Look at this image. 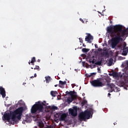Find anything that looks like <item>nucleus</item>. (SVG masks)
<instances>
[{
  "label": "nucleus",
  "mask_w": 128,
  "mask_h": 128,
  "mask_svg": "<svg viewBox=\"0 0 128 128\" xmlns=\"http://www.w3.org/2000/svg\"><path fill=\"white\" fill-rule=\"evenodd\" d=\"M106 32L112 38L111 46L114 48L120 42H122L124 36H128V27L122 30V25L111 26L107 27Z\"/></svg>",
  "instance_id": "obj_1"
},
{
  "label": "nucleus",
  "mask_w": 128,
  "mask_h": 128,
  "mask_svg": "<svg viewBox=\"0 0 128 128\" xmlns=\"http://www.w3.org/2000/svg\"><path fill=\"white\" fill-rule=\"evenodd\" d=\"M44 103L38 101L36 102L31 108V114H40V112H44V106H46Z\"/></svg>",
  "instance_id": "obj_2"
},
{
  "label": "nucleus",
  "mask_w": 128,
  "mask_h": 128,
  "mask_svg": "<svg viewBox=\"0 0 128 128\" xmlns=\"http://www.w3.org/2000/svg\"><path fill=\"white\" fill-rule=\"evenodd\" d=\"M23 112L24 107H20L14 112H12V120H15L16 122L18 120H22V116Z\"/></svg>",
  "instance_id": "obj_3"
},
{
  "label": "nucleus",
  "mask_w": 128,
  "mask_h": 128,
  "mask_svg": "<svg viewBox=\"0 0 128 128\" xmlns=\"http://www.w3.org/2000/svg\"><path fill=\"white\" fill-rule=\"evenodd\" d=\"M92 116V112L90 110H86L84 112H81L79 115L78 118L80 122L82 120H89Z\"/></svg>",
  "instance_id": "obj_4"
},
{
  "label": "nucleus",
  "mask_w": 128,
  "mask_h": 128,
  "mask_svg": "<svg viewBox=\"0 0 128 128\" xmlns=\"http://www.w3.org/2000/svg\"><path fill=\"white\" fill-rule=\"evenodd\" d=\"M104 82H107L108 86L109 88H110V92H120V88L116 86V85H114V84L108 83L110 82V80L109 79H104Z\"/></svg>",
  "instance_id": "obj_5"
},
{
  "label": "nucleus",
  "mask_w": 128,
  "mask_h": 128,
  "mask_svg": "<svg viewBox=\"0 0 128 128\" xmlns=\"http://www.w3.org/2000/svg\"><path fill=\"white\" fill-rule=\"evenodd\" d=\"M90 84L92 86H94V88H100L102 86H104V84L102 82V80L100 79H97L92 80Z\"/></svg>",
  "instance_id": "obj_6"
},
{
  "label": "nucleus",
  "mask_w": 128,
  "mask_h": 128,
  "mask_svg": "<svg viewBox=\"0 0 128 128\" xmlns=\"http://www.w3.org/2000/svg\"><path fill=\"white\" fill-rule=\"evenodd\" d=\"M118 48H120L121 50H123V52H122V56H127L128 52V48L126 47V43L124 42L123 46L122 44H120L118 46Z\"/></svg>",
  "instance_id": "obj_7"
},
{
  "label": "nucleus",
  "mask_w": 128,
  "mask_h": 128,
  "mask_svg": "<svg viewBox=\"0 0 128 128\" xmlns=\"http://www.w3.org/2000/svg\"><path fill=\"white\" fill-rule=\"evenodd\" d=\"M12 112H10V113H5L4 115V120H8V122H10V118L11 120H12V122H16V120L14 119H14H12Z\"/></svg>",
  "instance_id": "obj_8"
},
{
  "label": "nucleus",
  "mask_w": 128,
  "mask_h": 128,
  "mask_svg": "<svg viewBox=\"0 0 128 128\" xmlns=\"http://www.w3.org/2000/svg\"><path fill=\"white\" fill-rule=\"evenodd\" d=\"M69 114L72 116H76L78 114V108H74V109L70 108L68 110Z\"/></svg>",
  "instance_id": "obj_9"
},
{
  "label": "nucleus",
  "mask_w": 128,
  "mask_h": 128,
  "mask_svg": "<svg viewBox=\"0 0 128 128\" xmlns=\"http://www.w3.org/2000/svg\"><path fill=\"white\" fill-rule=\"evenodd\" d=\"M96 62V60L94 59V56H93L92 58L89 59V62L90 64H96V66H100L102 64V60L94 62Z\"/></svg>",
  "instance_id": "obj_10"
},
{
  "label": "nucleus",
  "mask_w": 128,
  "mask_h": 128,
  "mask_svg": "<svg viewBox=\"0 0 128 128\" xmlns=\"http://www.w3.org/2000/svg\"><path fill=\"white\" fill-rule=\"evenodd\" d=\"M92 40H94V37L91 36L90 34H88V36H86L85 38L86 42H88L89 44H92Z\"/></svg>",
  "instance_id": "obj_11"
},
{
  "label": "nucleus",
  "mask_w": 128,
  "mask_h": 128,
  "mask_svg": "<svg viewBox=\"0 0 128 128\" xmlns=\"http://www.w3.org/2000/svg\"><path fill=\"white\" fill-rule=\"evenodd\" d=\"M0 94L2 96L3 98H6V90L2 86H0Z\"/></svg>",
  "instance_id": "obj_12"
},
{
  "label": "nucleus",
  "mask_w": 128,
  "mask_h": 128,
  "mask_svg": "<svg viewBox=\"0 0 128 128\" xmlns=\"http://www.w3.org/2000/svg\"><path fill=\"white\" fill-rule=\"evenodd\" d=\"M66 118V114L65 113L62 114L60 116V120L64 121Z\"/></svg>",
  "instance_id": "obj_13"
},
{
  "label": "nucleus",
  "mask_w": 128,
  "mask_h": 128,
  "mask_svg": "<svg viewBox=\"0 0 128 128\" xmlns=\"http://www.w3.org/2000/svg\"><path fill=\"white\" fill-rule=\"evenodd\" d=\"M76 100V97H68L67 99V102L68 104H70V102H72V100Z\"/></svg>",
  "instance_id": "obj_14"
},
{
  "label": "nucleus",
  "mask_w": 128,
  "mask_h": 128,
  "mask_svg": "<svg viewBox=\"0 0 128 128\" xmlns=\"http://www.w3.org/2000/svg\"><path fill=\"white\" fill-rule=\"evenodd\" d=\"M50 94L52 96H53L54 98H55V96H56L58 94V92L56 91H51L50 92Z\"/></svg>",
  "instance_id": "obj_15"
},
{
  "label": "nucleus",
  "mask_w": 128,
  "mask_h": 128,
  "mask_svg": "<svg viewBox=\"0 0 128 128\" xmlns=\"http://www.w3.org/2000/svg\"><path fill=\"white\" fill-rule=\"evenodd\" d=\"M34 62H36V58L35 57L32 58V60L28 62V64H32V66H34Z\"/></svg>",
  "instance_id": "obj_16"
},
{
  "label": "nucleus",
  "mask_w": 128,
  "mask_h": 128,
  "mask_svg": "<svg viewBox=\"0 0 128 128\" xmlns=\"http://www.w3.org/2000/svg\"><path fill=\"white\" fill-rule=\"evenodd\" d=\"M64 84H66V82H62V80L59 81L58 86H60V88H61L62 86H64Z\"/></svg>",
  "instance_id": "obj_17"
},
{
  "label": "nucleus",
  "mask_w": 128,
  "mask_h": 128,
  "mask_svg": "<svg viewBox=\"0 0 128 128\" xmlns=\"http://www.w3.org/2000/svg\"><path fill=\"white\" fill-rule=\"evenodd\" d=\"M38 126L40 128H42L44 126V124L42 122V121H40L38 122Z\"/></svg>",
  "instance_id": "obj_18"
},
{
  "label": "nucleus",
  "mask_w": 128,
  "mask_h": 128,
  "mask_svg": "<svg viewBox=\"0 0 128 128\" xmlns=\"http://www.w3.org/2000/svg\"><path fill=\"white\" fill-rule=\"evenodd\" d=\"M74 91L66 92V94H70V96L76 97V96L74 94Z\"/></svg>",
  "instance_id": "obj_19"
},
{
  "label": "nucleus",
  "mask_w": 128,
  "mask_h": 128,
  "mask_svg": "<svg viewBox=\"0 0 128 128\" xmlns=\"http://www.w3.org/2000/svg\"><path fill=\"white\" fill-rule=\"evenodd\" d=\"M48 108L50 110H58V106H48Z\"/></svg>",
  "instance_id": "obj_20"
},
{
  "label": "nucleus",
  "mask_w": 128,
  "mask_h": 128,
  "mask_svg": "<svg viewBox=\"0 0 128 128\" xmlns=\"http://www.w3.org/2000/svg\"><path fill=\"white\" fill-rule=\"evenodd\" d=\"M111 74L114 78H118V74L116 72H113Z\"/></svg>",
  "instance_id": "obj_21"
},
{
  "label": "nucleus",
  "mask_w": 128,
  "mask_h": 128,
  "mask_svg": "<svg viewBox=\"0 0 128 128\" xmlns=\"http://www.w3.org/2000/svg\"><path fill=\"white\" fill-rule=\"evenodd\" d=\"M113 62H114V59H112V58H110L109 59L108 64L110 66H112Z\"/></svg>",
  "instance_id": "obj_22"
},
{
  "label": "nucleus",
  "mask_w": 128,
  "mask_h": 128,
  "mask_svg": "<svg viewBox=\"0 0 128 128\" xmlns=\"http://www.w3.org/2000/svg\"><path fill=\"white\" fill-rule=\"evenodd\" d=\"M46 84H48V82H50V76L46 77Z\"/></svg>",
  "instance_id": "obj_23"
},
{
  "label": "nucleus",
  "mask_w": 128,
  "mask_h": 128,
  "mask_svg": "<svg viewBox=\"0 0 128 128\" xmlns=\"http://www.w3.org/2000/svg\"><path fill=\"white\" fill-rule=\"evenodd\" d=\"M90 51V49H88V48H83L82 49V52H88Z\"/></svg>",
  "instance_id": "obj_24"
},
{
  "label": "nucleus",
  "mask_w": 128,
  "mask_h": 128,
  "mask_svg": "<svg viewBox=\"0 0 128 128\" xmlns=\"http://www.w3.org/2000/svg\"><path fill=\"white\" fill-rule=\"evenodd\" d=\"M102 54L104 56H108V52H103Z\"/></svg>",
  "instance_id": "obj_25"
},
{
  "label": "nucleus",
  "mask_w": 128,
  "mask_h": 128,
  "mask_svg": "<svg viewBox=\"0 0 128 128\" xmlns=\"http://www.w3.org/2000/svg\"><path fill=\"white\" fill-rule=\"evenodd\" d=\"M34 70H40V66H36V68H34Z\"/></svg>",
  "instance_id": "obj_26"
},
{
  "label": "nucleus",
  "mask_w": 128,
  "mask_h": 128,
  "mask_svg": "<svg viewBox=\"0 0 128 128\" xmlns=\"http://www.w3.org/2000/svg\"><path fill=\"white\" fill-rule=\"evenodd\" d=\"M79 40H80V42H81L82 44V42H84V40H82V38H79Z\"/></svg>",
  "instance_id": "obj_27"
},
{
  "label": "nucleus",
  "mask_w": 128,
  "mask_h": 128,
  "mask_svg": "<svg viewBox=\"0 0 128 128\" xmlns=\"http://www.w3.org/2000/svg\"><path fill=\"white\" fill-rule=\"evenodd\" d=\"M46 128H54V126L52 125L48 126Z\"/></svg>",
  "instance_id": "obj_28"
},
{
  "label": "nucleus",
  "mask_w": 128,
  "mask_h": 128,
  "mask_svg": "<svg viewBox=\"0 0 128 128\" xmlns=\"http://www.w3.org/2000/svg\"><path fill=\"white\" fill-rule=\"evenodd\" d=\"M98 71L99 74H102V72H100V68H98Z\"/></svg>",
  "instance_id": "obj_29"
},
{
  "label": "nucleus",
  "mask_w": 128,
  "mask_h": 128,
  "mask_svg": "<svg viewBox=\"0 0 128 128\" xmlns=\"http://www.w3.org/2000/svg\"><path fill=\"white\" fill-rule=\"evenodd\" d=\"M54 118H58V114L56 113V114L54 115Z\"/></svg>",
  "instance_id": "obj_30"
},
{
  "label": "nucleus",
  "mask_w": 128,
  "mask_h": 128,
  "mask_svg": "<svg viewBox=\"0 0 128 128\" xmlns=\"http://www.w3.org/2000/svg\"><path fill=\"white\" fill-rule=\"evenodd\" d=\"M80 20L82 22V24H84V20H82V18H80Z\"/></svg>",
  "instance_id": "obj_31"
},
{
  "label": "nucleus",
  "mask_w": 128,
  "mask_h": 128,
  "mask_svg": "<svg viewBox=\"0 0 128 128\" xmlns=\"http://www.w3.org/2000/svg\"><path fill=\"white\" fill-rule=\"evenodd\" d=\"M92 74H86V76L87 78H90V76H92Z\"/></svg>",
  "instance_id": "obj_32"
},
{
  "label": "nucleus",
  "mask_w": 128,
  "mask_h": 128,
  "mask_svg": "<svg viewBox=\"0 0 128 128\" xmlns=\"http://www.w3.org/2000/svg\"><path fill=\"white\" fill-rule=\"evenodd\" d=\"M90 74H92V76H95V74H96V73L93 72V73H91Z\"/></svg>",
  "instance_id": "obj_33"
},
{
  "label": "nucleus",
  "mask_w": 128,
  "mask_h": 128,
  "mask_svg": "<svg viewBox=\"0 0 128 128\" xmlns=\"http://www.w3.org/2000/svg\"><path fill=\"white\" fill-rule=\"evenodd\" d=\"M82 104H83V105L86 104V101H83V102H82Z\"/></svg>",
  "instance_id": "obj_34"
},
{
  "label": "nucleus",
  "mask_w": 128,
  "mask_h": 128,
  "mask_svg": "<svg viewBox=\"0 0 128 128\" xmlns=\"http://www.w3.org/2000/svg\"><path fill=\"white\" fill-rule=\"evenodd\" d=\"M126 74H127V76H128V69H127V70H126Z\"/></svg>",
  "instance_id": "obj_35"
},
{
  "label": "nucleus",
  "mask_w": 128,
  "mask_h": 128,
  "mask_svg": "<svg viewBox=\"0 0 128 128\" xmlns=\"http://www.w3.org/2000/svg\"><path fill=\"white\" fill-rule=\"evenodd\" d=\"M94 46H95V48H98V44H95Z\"/></svg>",
  "instance_id": "obj_36"
},
{
  "label": "nucleus",
  "mask_w": 128,
  "mask_h": 128,
  "mask_svg": "<svg viewBox=\"0 0 128 128\" xmlns=\"http://www.w3.org/2000/svg\"><path fill=\"white\" fill-rule=\"evenodd\" d=\"M34 78H36V74H34Z\"/></svg>",
  "instance_id": "obj_37"
},
{
  "label": "nucleus",
  "mask_w": 128,
  "mask_h": 128,
  "mask_svg": "<svg viewBox=\"0 0 128 128\" xmlns=\"http://www.w3.org/2000/svg\"><path fill=\"white\" fill-rule=\"evenodd\" d=\"M37 62H40V60L38 59V60H37Z\"/></svg>",
  "instance_id": "obj_38"
},
{
  "label": "nucleus",
  "mask_w": 128,
  "mask_h": 128,
  "mask_svg": "<svg viewBox=\"0 0 128 128\" xmlns=\"http://www.w3.org/2000/svg\"><path fill=\"white\" fill-rule=\"evenodd\" d=\"M34 78V76H32L30 77V78Z\"/></svg>",
  "instance_id": "obj_39"
},
{
  "label": "nucleus",
  "mask_w": 128,
  "mask_h": 128,
  "mask_svg": "<svg viewBox=\"0 0 128 128\" xmlns=\"http://www.w3.org/2000/svg\"><path fill=\"white\" fill-rule=\"evenodd\" d=\"M111 96L110 94V93H108V96Z\"/></svg>",
  "instance_id": "obj_40"
},
{
  "label": "nucleus",
  "mask_w": 128,
  "mask_h": 128,
  "mask_svg": "<svg viewBox=\"0 0 128 128\" xmlns=\"http://www.w3.org/2000/svg\"><path fill=\"white\" fill-rule=\"evenodd\" d=\"M82 46H84V47L86 46V45H84V44H82Z\"/></svg>",
  "instance_id": "obj_41"
},
{
  "label": "nucleus",
  "mask_w": 128,
  "mask_h": 128,
  "mask_svg": "<svg viewBox=\"0 0 128 128\" xmlns=\"http://www.w3.org/2000/svg\"><path fill=\"white\" fill-rule=\"evenodd\" d=\"M26 84V82H24V83H23V85L24 86V84Z\"/></svg>",
  "instance_id": "obj_42"
},
{
  "label": "nucleus",
  "mask_w": 128,
  "mask_h": 128,
  "mask_svg": "<svg viewBox=\"0 0 128 128\" xmlns=\"http://www.w3.org/2000/svg\"><path fill=\"white\" fill-rule=\"evenodd\" d=\"M54 86H55V88H56V86H58V84L54 85Z\"/></svg>",
  "instance_id": "obj_43"
},
{
  "label": "nucleus",
  "mask_w": 128,
  "mask_h": 128,
  "mask_svg": "<svg viewBox=\"0 0 128 128\" xmlns=\"http://www.w3.org/2000/svg\"><path fill=\"white\" fill-rule=\"evenodd\" d=\"M126 65L128 66V61L126 62Z\"/></svg>",
  "instance_id": "obj_44"
},
{
  "label": "nucleus",
  "mask_w": 128,
  "mask_h": 128,
  "mask_svg": "<svg viewBox=\"0 0 128 128\" xmlns=\"http://www.w3.org/2000/svg\"><path fill=\"white\" fill-rule=\"evenodd\" d=\"M76 85H74V86H72V88H74V86H75Z\"/></svg>",
  "instance_id": "obj_45"
},
{
  "label": "nucleus",
  "mask_w": 128,
  "mask_h": 128,
  "mask_svg": "<svg viewBox=\"0 0 128 128\" xmlns=\"http://www.w3.org/2000/svg\"><path fill=\"white\" fill-rule=\"evenodd\" d=\"M114 124L116 125V123H114Z\"/></svg>",
  "instance_id": "obj_46"
},
{
  "label": "nucleus",
  "mask_w": 128,
  "mask_h": 128,
  "mask_svg": "<svg viewBox=\"0 0 128 128\" xmlns=\"http://www.w3.org/2000/svg\"><path fill=\"white\" fill-rule=\"evenodd\" d=\"M44 104H46V101H44Z\"/></svg>",
  "instance_id": "obj_47"
},
{
  "label": "nucleus",
  "mask_w": 128,
  "mask_h": 128,
  "mask_svg": "<svg viewBox=\"0 0 128 128\" xmlns=\"http://www.w3.org/2000/svg\"><path fill=\"white\" fill-rule=\"evenodd\" d=\"M32 70H34V68H31Z\"/></svg>",
  "instance_id": "obj_48"
},
{
  "label": "nucleus",
  "mask_w": 128,
  "mask_h": 128,
  "mask_svg": "<svg viewBox=\"0 0 128 128\" xmlns=\"http://www.w3.org/2000/svg\"><path fill=\"white\" fill-rule=\"evenodd\" d=\"M35 128H38V127H36V126Z\"/></svg>",
  "instance_id": "obj_49"
}]
</instances>
